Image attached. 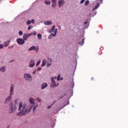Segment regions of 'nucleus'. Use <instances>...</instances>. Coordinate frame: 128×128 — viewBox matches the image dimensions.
Returning <instances> with one entry per match:
<instances>
[{
    "instance_id": "cd10ccee",
    "label": "nucleus",
    "mask_w": 128,
    "mask_h": 128,
    "mask_svg": "<svg viewBox=\"0 0 128 128\" xmlns=\"http://www.w3.org/2000/svg\"><path fill=\"white\" fill-rule=\"evenodd\" d=\"M52 4H56V0H52Z\"/></svg>"
},
{
    "instance_id": "aec40b11",
    "label": "nucleus",
    "mask_w": 128,
    "mask_h": 128,
    "mask_svg": "<svg viewBox=\"0 0 128 128\" xmlns=\"http://www.w3.org/2000/svg\"><path fill=\"white\" fill-rule=\"evenodd\" d=\"M46 61L45 60H44L42 61V66L43 67V66H46Z\"/></svg>"
},
{
    "instance_id": "c85d7f7f",
    "label": "nucleus",
    "mask_w": 128,
    "mask_h": 128,
    "mask_svg": "<svg viewBox=\"0 0 128 128\" xmlns=\"http://www.w3.org/2000/svg\"><path fill=\"white\" fill-rule=\"evenodd\" d=\"M40 64V61H38L36 64V66H38Z\"/></svg>"
},
{
    "instance_id": "dca6fc26",
    "label": "nucleus",
    "mask_w": 128,
    "mask_h": 128,
    "mask_svg": "<svg viewBox=\"0 0 128 128\" xmlns=\"http://www.w3.org/2000/svg\"><path fill=\"white\" fill-rule=\"evenodd\" d=\"M0 72H6V68H4V66L0 68Z\"/></svg>"
},
{
    "instance_id": "5701e85b",
    "label": "nucleus",
    "mask_w": 128,
    "mask_h": 128,
    "mask_svg": "<svg viewBox=\"0 0 128 128\" xmlns=\"http://www.w3.org/2000/svg\"><path fill=\"white\" fill-rule=\"evenodd\" d=\"M90 4V1L86 0L84 4H85V6H88V4Z\"/></svg>"
},
{
    "instance_id": "f03ea898",
    "label": "nucleus",
    "mask_w": 128,
    "mask_h": 128,
    "mask_svg": "<svg viewBox=\"0 0 128 128\" xmlns=\"http://www.w3.org/2000/svg\"><path fill=\"white\" fill-rule=\"evenodd\" d=\"M49 32L50 34L52 33L48 37L49 38H52V36H56V34L58 32V28H56V26H53L51 30H49Z\"/></svg>"
},
{
    "instance_id": "bb28decb",
    "label": "nucleus",
    "mask_w": 128,
    "mask_h": 128,
    "mask_svg": "<svg viewBox=\"0 0 128 128\" xmlns=\"http://www.w3.org/2000/svg\"><path fill=\"white\" fill-rule=\"evenodd\" d=\"M18 34H19L20 36H22V30L19 31Z\"/></svg>"
},
{
    "instance_id": "6ab92c4d",
    "label": "nucleus",
    "mask_w": 128,
    "mask_h": 128,
    "mask_svg": "<svg viewBox=\"0 0 128 128\" xmlns=\"http://www.w3.org/2000/svg\"><path fill=\"white\" fill-rule=\"evenodd\" d=\"M38 40H42V38L41 34H38Z\"/></svg>"
},
{
    "instance_id": "ddd939ff",
    "label": "nucleus",
    "mask_w": 128,
    "mask_h": 128,
    "mask_svg": "<svg viewBox=\"0 0 128 128\" xmlns=\"http://www.w3.org/2000/svg\"><path fill=\"white\" fill-rule=\"evenodd\" d=\"M48 62H48V64H47V66H51V64H52V60H50V58H48Z\"/></svg>"
},
{
    "instance_id": "473e14b6",
    "label": "nucleus",
    "mask_w": 128,
    "mask_h": 128,
    "mask_svg": "<svg viewBox=\"0 0 128 128\" xmlns=\"http://www.w3.org/2000/svg\"><path fill=\"white\" fill-rule=\"evenodd\" d=\"M4 48V45L0 44V48Z\"/></svg>"
},
{
    "instance_id": "2f4dec72",
    "label": "nucleus",
    "mask_w": 128,
    "mask_h": 128,
    "mask_svg": "<svg viewBox=\"0 0 128 128\" xmlns=\"http://www.w3.org/2000/svg\"><path fill=\"white\" fill-rule=\"evenodd\" d=\"M84 0H81V1L80 2V4H84Z\"/></svg>"
},
{
    "instance_id": "9d476101",
    "label": "nucleus",
    "mask_w": 128,
    "mask_h": 128,
    "mask_svg": "<svg viewBox=\"0 0 128 128\" xmlns=\"http://www.w3.org/2000/svg\"><path fill=\"white\" fill-rule=\"evenodd\" d=\"M34 60H31L30 62V64L29 65V66L30 68H34Z\"/></svg>"
},
{
    "instance_id": "423d86ee",
    "label": "nucleus",
    "mask_w": 128,
    "mask_h": 128,
    "mask_svg": "<svg viewBox=\"0 0 128 128\" xmlns=\"http://www.w3.org/2000/svg\"><path fill=\"white\" fill-rule=\"evenodd\" d=\"M51 82L52 84H50V88H56V86H58V83L57 84H56V82H54V78H51Z\"/></svg>"
},
{
    "instance_id": "0eeeda50",
    "label": "nucleus",
    "mask_w": 128,
    "mask_h": 128,
    "mask_svg": "<svg viewBox=\"0 0 128 128\" xmlns=\"http://www.w3.org/2000/svg\"><path fill=\"white\" fill-rule=\"evenodd\" d=\"M32 34V33L24 34L23 35V40H26L28 38V37L30 36Z\"/></svg>"
},
{
    "instance_id": "58836bf2",
    "label": "nucleus",
    "mask_w": 128,
    "mask_h": 128,
    "mask_svg": "<svg viewBox=\"0 0 128 128\" xmlns=\"http://www.w3.org/2000/svg\"><path fill=\"white\" fill-rule=\"evenodd\" d=\"M88 24V21L84 22V24Z\"/></svg>"
},
{
    "instance_id": "9b49d317",
    "label": "nucleus",
    "mask_w": 128,
    "mask_h": 128,
    "mask_svg": "<svg viewBox=\"0 0 128 128\" xmlns=\"http://www.w3.org/2000/svg\"><path fill=\"white\" fill-rule=\"evenodd\" d=\"M29 102H30L31 104H33V106H34V99L32 98H30L29 100Z\"/></svg>"
},
{
    "instance_id": "393cba45",
    "label": "nucleus",
    "mask_w": 128,
    "mask_h": 128,
    "mask_svg": "<svg viewBox=\"0 0 128 128\" xmlns=\"http://www.w3.org/2000/svg\"><path fill=\"white\" fill-rule=\"evenodd\" d=\"M38 107V105L36 106H34L33 108V112H34V110H36V108Z\"/></svg>"
},
{
    "instance_id": "ea45409f",
    "label": "nucleus",
    "mask_w": 128,
    "mask_h": 128,
    "mask_svg": "<svg viewBox=\"0 0 128 128\" xmlns=\"http://www.w3.org/2000/svg\"><path fill=\"white\" fill-rule=\"evenodd\" d=\"M52 108V106H48V108Z\"/></svg>"
},
{
    "instance_id": "1a4fd4ad",
    "label": "nucleus",
    "mask_w": 128,
    "mask_h": 128,
    "mask_svg": "<svg viewBox=\"0 0 128 128\" xmlns=\"http://www.w3.org/2000/svg\"><path fill=\"white\" fill-rule=\"evenodd\" d=\"M64 4V0H58V4L59 8H60V6H62Z\"/></svg>"
},
{
    "instance_id": "de8ad7c7",
    "label": "nucleus",
    "mask_w": 128,
    "mask_h": 128,
    "mask_svg": "<svg viewBox=\"0 0 128 128\" xmlns=\"http://www.w3.org/2000/svg\"><path fill=\"white\" fill-rule=\"evenodd\" d=\"M56 78L55 77V80H56Z\"/></svg>"
},
{
    "instance_id": "e433bc0d",
    "label": "nucleus",
    "mask_w": 128,
    "mask_h": 128,
    "mask_svg": "<svg viewBox=\"0 0 128 128\" xmlns=\"http://www.w3.org/2000/svg\"><path fill=\"white\" fill-rule=\"evenodd\" d=\"M36 100L39 102H40V98H37Z\"/></svg>"
},
{
    "instance_id": "412c9836",
    "label": "nucleus",
    "mask_w": 128,
    "mask_h": 128,
    "mask_svg": "<svg viewBox=\"0 0 128 128\" xmlns=\"http://www.w3.org/2000/svg\"><path fill=\"white\" fill-rule=\"evenodd\" d=\"M36 50V46H32V47L28 49V50Z\"/></svg>"
},
{
    "instance_id": "72a5a7b5",
    "label": "nucleus",
    "mask_w": 128,
    "mask_h": 128,
    "mask_svg": "<svg viewBox=\"0 0 128 128\" xmlns=\"http://www.w3.org/2000/svg\"><path fill=\"white\" fill-rule=\"evenodd\" d=\"M31 22H32V24H34V20L32 19V20H31Z\"/></svg>"
},
{
    "instance_id": "a878e982",
    "label": "nucleus",
    "mask_w": 128,
    "mask_h": 128,
    "mask_svg": "<svg viewBox=\"0 0 128 128\" xmlns=\"http://www.w3.org/2000/svg\"><path fill=\"white\" fill-rule=\"evenodd\" d=\"M32 26H28V30H32Z\"/></svg>"
},
{
    "instance_id": "2eb2a0df",
    "label": "nucleus",
    "mask_w": 128,
    "mask_h": 128,
    "mask_svg": "<svg viewBox=\"0 0 128 128\" xmlns=\"http://www.w3.org/2000/svg\"><path fill=\"white\" fill-rule=\"evenodd\" d=\"M98 6H100V4L98 3L96 4V6H95L92 10V11L94 12V10H96V8H98Z\"/></svg>"
},
{
    "instance_id": "09e8293b",
    "label": "nucleus",
    "mask_w": 128,
    "mask_h": 128,
    "mask_svg": "<svg viewBox=\"0 0 128 128\" xmlns=\"http://www.w3.org/2000/svg\"><path fill=\"white\" fill-rule=\"evenodd\" d=\"M60 80H62V78H61Z\"/></svg>"
},
{
    "instance_id": "39448f33",
    "label": "nucleus",
    "mask_w": 128,
    "mask_h": 128,
    "mask_svg": "<svg viewBox=\"0 0 128 128\" xmlns=\"http://www.w3.org/2000/svg\"><path fill=\"white\" fill-rule=\"evenodd\" d=\"M24 78L26 80H28V82L32 81V76H30V74H24Z\"/></svg>"
},
{
    "instance_id": "c9c22d12",
    "label": "nucleus",
    "mask_w": 128,
    "mask_h": 128,
    "mask_svg": "<svg viewBox=\"0 0 128 128\" xmlns=\"http://www.w3.org/2000/svg\"><path fill=\"white\" fill-rule=\"evenodd\" d=\"M42 70V68H37V70Z\"/></svg>"
},
{
    "instance_id": "f3484780",
    "label": "nucleus",
    "mask_w": 128,
    "mask_h": 128,
    "mask_svg": "<svg viewBox=\"0 0 128 128\" xmlns=\"http://www.w3.org/2000/svg\"><path fill=\"white\" fill-rule=\"evenodd\" d=\"M84 38H83L81 42H78V44L80 46H84Z\"/></svg>"
},
{
    "instance_id": "37998d69",
    "label": "nucleus",
    "mask_w": 128,
    "mask_h": 128,
    "mask_svg": "<svg viewBox=\"0 0 128 128\" xmlns=\"http://www.w3.org/2000/svg\"><path fill=\"white\" fill-rule=\"evenodd\" d=\"M14 60H11L10 62H14Z\"/></svg>"
},
{
    "instance_id": "6e6552de",
    "label": "nucleus",
    "mask_w": 128,
    "mask_h": 128,
    "mask_svg": "<svg viewBox=\"0 0 128 128\" xmlns=\"http://www.w3.org/2000/svg\"><path fill=\"white\" fill-rule=\"evenodd\" d=\"M16 42L18 44H24L25 42L24 40L20 38H18Z\"/></svg>"
},
{
    "instance_id": "a211bd4d",
    "label": "nucleus",
    "mask_w": 128,
    "mask_h": 128,
    "mask_svg": "<svg viewBox=\"0 0 128 128\" xmlns=\"http://www.w3.org/2000/svg\"><path fill=\"white\" fill-rule=\"evenodd\" d=\"M10 40H8L7 42H5L4 43V46H8V44H10Z\"/></svg>"
},
{
    "instance_id": "f257e3e1",
    "label": "nucleus",
    "mask_w": 128,
    "mask_h": 128,
    "mask_svg": "<svg viewBox=\"0 0 128 128\" xmlns=\"http://www.w3.org/2000/svg\"><path fill=\"white\" fill-rule=\"evenodd\" d=\"M32 108V106L31 105H22V102H20L18 107V110L20 111V112L17 113L16 114L17 116H24L27 114H29V112H30Z\"/></svg>"
},
{
    "instance_id": "a18cd8bd",
    "label": "nucleus",
    "mask_w": 128,
    "mask_h": 128,
    "mask_svg": "<svg viewBox=\"0 0 128 128\" xmlns=\"http://www.w3.org/2000/svg\"><path fill=\"white\" fill-rule=\"evenodd\" d=\"M92 80H94V78H92Z\"/></svg>"
},
{
    "instance_id": "20e7f679",
    "label": "nucleus",
    "mask_w": 128,
    "mask_h": 128,
    "mask_svg": "<svg viewBox=\"0 0 128 128\" xmlns=\"http://www.w3.org/2000/svg\"><path fill=\"white\" fill-rule=\"evenodd\" d=\"M16 110V104H12L10 106L9 112L10 114H12V112H14V110Z\"/></svg>"
},
{
    "instance_id": "f8f14e48",
    "label": "nucleus",
    "mask_w": 128,
    "mask_h": 128,
    "mask_svg": "<svg viewBox=\"0 0 128 128\" xmlns=\"http://www.w3.org/2000/svg\"><path fill=\"white\" fill-rule=\"evenodd\" d=\"M46 86H48V84L43 83L42 85V90H44V88H46Z\"/></svg>"
},
{
    "instance_id": "7ed1b4c3",
    "label": "nucleus",
    "mask_w": 128,
    "mask_h": 128,
    "mask_svg": "<svg viewBox=\"0 0 128 128\" xmlns=\"http://www.w3.org/2000/svg\"><path fill=\"white\" fill-rule=\"evenodd\" d=\"M12 92H14V85H12V86H10V96L6 98L5 102L6 104V102H8V100H12Z\"/></svg>"
},
{
    "instance_id": "f704fd0d",
    "label": "nucleus",
    "mask_w": 128,
    "mask_h": 128,
    "mask_svg": "<svg viewBox=\"0 0 128 128\" xmlns=\"http://www.w3.org/2000/svg\"><path fill=\"white\" fill-rule=\"evenodd\" d=\"M52 8H56V4H52Z\"/></svg>"
},
{
    "instance_id": "4c0bfd02",
    "label": "nucleus",
    "mask_w": 128,
    "mask_h": 128,
    "mask_svg": "<svg viewBox=\"0 0 128 128\" xmlns=\"http://www.w3.org/2000/svg\"><path fill=\"white\" fill-rule=\"evenodd\" d=\"M34 50H35L36 51V52H38V48H35V49H34Z\"/></svg>"
},
{
    "instance_id": "7c9ffc66",
    "label": "nucleus",
    "mask_w": 128,
    "mask_h": 128,
    "mask_svg": "<svg viewBox=\"0 0 128 128\" xmlns=\"http://www.w3.org/2000/svg\"><path fill=\"white\" fill-rule=\"evenodd\" d=\"M33 36H36V32H33L32 33Z\"/></svg>"
},
{
    "instance_id": "b1692460",
    "label": "nucleus",
    "mask_w": 128,
    "mask_h": 128,
    "mask_svg": "<svg viewBox=\"0 0 128 128\" xmlns=\"http://www.w3.org/2000/svg\"><path fill=\"white\" fill-rule=\"evenodd\" d=\"M26 24L28 25V24H32V21L30 20H28L26 22Z\"/></svg>"
},
{
    "instance_id": "c756f323",
    "label": "nucleus",
    "mask_w": 128,
    "mask_h": 128,
    "mask_svg": "<svg viewBox=\"0 0 128 128\" xmlns=\"http://www.w3.org/2000/svg\"><path fill=\"white\" fill-rule=\"evenodd\" d=\"M60 74H59L57 78V80H60Z\"/></svg>"
},
{
    "instance_id": "c03bdc74",
    "label": "nucleus",
    "mask_w": 128,
    "mask_h": 128,
    "mask_svg": "<svg viewBox=\"0 0 128 128\" xmlns=\"http://www.w3.org/2000/svg\"><path fill=\"white\" fill-rule=\"evenodd\" d=\"M14 48V46H12V47H9V48Z\"/></svg>"
},
{
    "instance_id": "4468645a",
    "label": "nucleus",
    "mask_w": 128,
    "mask_h": 128,
    "mask_svg": "<svg viewBox=\"0 0 128 128\" xmlns=\"http://www.w3.org/2000/svg\"><path fill=\"white\" fill-rule=\"evenodd\" d=\"M44 24H46V26H50V24H52V21L45 22Z\"/></svg>"
},
{
    "instance_id": "79ce46f5",
    "label": "nucleus",
    "mask_w": 128,
    "mask_h": 128,
    "mask_svg": "<svg viewBox=\"0 0 128 128\" xmlns=\"http://www.w3.org/2000/svg\"><path fill=\"white\" fill-rule=\"evenodd\" d=\"M64 96H62V97H60V98H64Z\"/></svg>"
},
{
    "instance_id": "4be33fe9",
    "label": "nucleus",
    "mask_w": 128,
    "mask_h": 128,
    "mask_svg": "<svg viewBox=\"0 0 128 128\" xmlns=\"http://www.w3.org/2000/svg\"><path fill=\"white\" fill-rule=\"evenodd\" d=\"M46 4H50V0H45Z\"/></svg>"
},
{
    "instance_id": "49530a36",
    "label": "nucleus",
    "mask_w": 128,
    "mask_h": 128,
    "mask_svg": "<svg viewBox=\"0 0 128 128\" xmlns=\"http://www.w3.org/2000/svg\"><path fill=\"white\" fill-rule=\"evenodd\" d=\"M100 2H102V0H100Z\"/></svg>"
},
{
    "instance_id": "a19ab883",
    "label": "nucleus",
    "mask_w": 128,
    "mask_h": 128,
    "mask_svg": "<svg viewBox=\"0 0 128 128\" xmlns=\"http://www.w3.org/2000/svg\"><path fill=\"white\" fill-rule=\"evenodd\" d=\"M36 74V72H32V74Z\"/></svg>"
}]
</instances>
